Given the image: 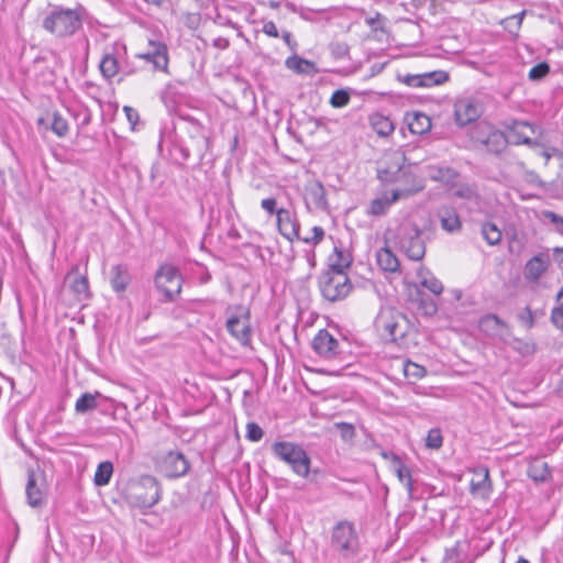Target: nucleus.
Here are the masks:
<instances>
[{
	"instance_id": "1",
	"label": "nucleus",
	"mask_w": 563,
	"mask_h": 563,
	"mask_svg": "<svg viewBox=\"0 0 563 563\" xmlns=\"http://www.w3.org/2000/svg\"><path fill=\"white\" fill-rule=\"evenodd\" d=\"M84 9L54 5L43 20V27L56 37H67L75 34L82 25Z\"/></svg>"
},
{
	"instance_id": "2",
	"label": "nucleus",
	"mask_w": 563,
	"mask_h": 563,
	"mask_svg": "<svg viewBox=\"0 0 563 563\" xmlns=\"http://www.w3.org/2000/svg\"><path fill=\"white\" fill-rule=\"evenodd\" d=\"M271 449L273 454L288 464L296 475L300 477H307L309 475L311 460L300 444L289 441H278L273 443Z\"/></svg>"
},
{
	"instance_id": "3",
	"label": "nucleus",
	"mask_w": 563,
	"mask_h": 563,
	"mask_svg": "<svg viewBox=\"0 0 563 563\" xmlns=\"http://www.w3.org/2000/svg\"><path fill=\"white\" fill-rule=\"evenodd\" d=\"M375 327L384 339L397 341L406 335L409 322L399 311L393 308H384L376 317Z\"/></svg>"
},
{
	"instance_id": "4",
	"label": "nucleus",
	"mask_w": 563,
	"mask_h": 563,
	"mask_svg": "<svg viewBox=\"0 0 563 563\" xmlns=\"http://www.w3.org/2000/svg\"><path fill=\"white\" fill-rule=\"evenodd\" d=\"M322 296L329 301L342 300L351 292L352 285L344 272L327 271L319 279Z\"/></svg>"
},
{
	"instance_id": "5",
	"label": "nucleus",
	"mask_w": 563,
	"mask_h": 563,
	"mask_svg": "<svg viewBox=\"0 0 563 563\" xmlns=\"http://www.w3.org/2000/svg\"><path fill=\"white\" fill-rule=\"evenodd\" d=\"M407 158L400 150L384 154L378 166V178L384 183H399L412 176L405 169Z\"/></svg>"
},
{
	"instance_id": "6",
	"label": "nucleus",
	"mask_w": 563,
	"mask_h": 563,
	"mask_svg": "<svg viewBox=\"0 0 563 563\" xmlns=\"http://www.w3.org/2000/svg\"><path fill=\"white\" fill-rule=\"evenodd\" d=\"M397 243L400 250L413 261H420L426 254V244L422 231L415 224H404L397 233Z\"/></svg>"
},
{
	"instance_id": "7",
	"label": "nucleus",
	"mask_w": 563,
	"mask_h": 563,
	"mask_svg": "<svg viewBox=\"0 0 563 563\" xmlns=\"http://www.w3.org/2000/svg\"><path fill=\"white\" fill-rule=\"evenodd\" d=\"M228 312L229 317L225 324L227 330L241 344L247 345L252 336L249 309L242 306H236L234 308H230Z\"/></svg>"
},
{
	"instance_id": "8",
	"label": "nucleus",
	"mask_w": 563,
	"mask_h": 563,
	"mask_svg": "<svg viewBox=\"0 0 563 563\" xmlns=\"http://www.w3.org/2000/svg\"><path fill=\"white\" fill-rule=\"evenodd\" d=\"M331 543L343 556L355 554L358 539L354 526L347 521L336 523L332 531Z\"/></svg>"
},
{
	"instance_id": "9",
	"label": "nucleus",
	"mask_w": 563,
	"mask_h": 563,
	"mask_svg": "<svg viewBox=\"0 0 563 563\" xmlns=\"http://www.w3.org/2000/svg\"><path fill=\"white\" fill-rule=\"evenodd\" d=\"M159 485L152 476H142L131 487L133 503L143 508H151L159 500Z\"/></svg>"
},
{
	"instance_id": "10",
	"label": "nucleus",
	"mask_w": 563,
	"mask_h": 563,
	"mask_svg": "<svg viewBox=\"0 0 563 563\" xmlns=\"http://www.w3.org/2000/svg\"><path fill=\"white\" fill-rule=\"evenodd\" d=\"M155 286L166 299L173 300L181 290V276L178 269L170 264L162 265L155 274Z\"/></svg>"
},
{
	"instance_id": "11",
	"label": "nucleus",
	"mask_w": 563,
	"mask_h": 563,
	"mask_svg": "<svg viewBox=\"0 0 563 563\" xmlns=\"http://www.w3.org/2000/svg\"><path fill=\"white\" fill-rule=\"evenodd\" d=\"M422 188L423 186L420 183L413 181L409 187L394 189L390 195L386 194L374 199L369 205L368 213L372 216H383L394 202L402 198H408L422 190Z\"/></svg>"
},
{
	"instance_id": "12",
	"label": "nucleus",
	"mask_w": 563,
	"mask_h": 563,
	"mask_svg": "<svg viewBox=\"0 0 563 563\" xmlns=\"http://www.w3.org/2000/svg\"><path fill=\"white\" fill-rule=\"evenodd\" d=\"M25 493L31 507H42L46 501L47 495L45 475L41 472H30Z\"/></svg>"
},
{
	"instance_id": "13",
	"label": "nucleus",
	"mask_w": 563,
	"mask_h": 563,
	"mask_svg": "<svg viewBox=\"0 0 563 563\" xmlns=\"http://www.w3.org/2000/svg\"><path fill=\"white\" fill-rule=\"evenodd\" d=\"M159 471L169 478L184 476L189 470V463L183 453L170 451L158 462Z\"/></svg>"
},
{
	"instance_id": "14",
	"label": "nucleus",
	"mask_w": 563,
	"mask_h": 563,
	"mask_svg": "<svg viewBox=\"0 0 563 563\" xmlns=\"http://www.w3.org/2000/svg\"><path fill=\"white\" fill-rule=\"evenodd\" d=\"M137 57L151 63L156 70L167 71L168 53L163 42L148 40L147 48L137 54Z\"/></svg>"
},
{
	"instance_id": "15",
	"label": "nucleus",
	"mask_w": 563,
	"mask_h": 563,
	"mask_svg": "<svg viewBox=\"0 0 563 563\" xmlns=\"http://www.w3.org/2000/svg\"><path fill=\"white\" fill-rule=\"evenodd\" d=\"M482 112V104L472 98L459 99L454 104L455 120L461 126L476 121Z\"/></svg>"
},
{
	"instance_id": "16",
	"label": "nucleus",
	"mask_w": 563,
	"mask_h": 563,
	"mask_svg": "<svg viewBox=\"0 0 563 563\" xmlns=\"http://www.w3.org/2000/svg\"><path fill=\"white\" fill-rule=\"evenodd\" d=\"M276 217L278 231L285 239L290 242L300 239V224L295 211L280 208L276 211Z\"/></svg>"
},
{
	"instance_id": "17",
	"label": "nucleus",
	"mask_w": 563,
	"mask_h": 563,
	"mask_svg": "<svg viewBox=\"0 0 563 563\" xmlns=\"http://www.w3.org/2000/svg\"><path fill=\"white\" fill-rule=\"evenodd\" d=\"M398 78L409 87H432L444 84L449 79V75L443 70H435L415 75L408 74L398 76Z\"/></svg>"
},
{
	"instance_id": "18",
	"label": "nucleus",
	"mask_w": 563,
	"mask_h": 563,
	"mask_svg": "<svg viewBox=\"0 0 563 563\" xmlns=\"http://www.w3.org/2000/svg\"><path fill=\"white\" fill-rule=\"evenodd\" d=\"M472 139L475 142L485 145L488 150H493L489 145H499L503 142L504 136L490 123L482 121L473 129ZM494 150H497V147Z\"/></svg>"
},
{
	"instance_id": "19",
	"label": "nucleus",
	"mask_w": 563,
	"mask_h": 563,
	"mask_svg": "<svg viewBox=\"0 0 563 563\" xmlns=\"http://www.w3.org/2000/svg\"><path fill=\"white\" fill-rule=\"evenodd\" d=\"M537 128L525 121H515L510 126L509 142L514 144H526L533 146L538 144L537 141L532 140V135L536 134Z\"/></svg>"
},
{
	"instance_id": "20",
	"label": "nucleus",
	"mask_w": 563,
	"mask_h": 563,
	"mask_svg": "<svg viewBox=\"0 0 563 563\" xmlns=\"http://www.w3.org/2000/svg\"><path fill=\"white\" fill-rule=\"evenodd\" d=\"M479 330L488 336L505 339L509 335L507 324L495 314L484 316L478 322Z\"/></svg>"
},
{
	"instance_id": "21",
	"label": "nucleus",
	"mask_w": 563,
	"mask_h": 563,
	"mask_svg": "<svg viewBox=\"0 0 563 563\" xmlns=\"http://www.w3.org/2000/svg\"><path fill=\"white\" fill-rule=\"evenodd\" d=\"M313 350L321 356L333 357L339 347V342L327 330H320L312 340Z\"/></svg>"
},
{
	"instance_id": "22",
	"label": "nucleus",
	"mask_w": 563,
	"mask_h": 563,
	"mask_svg": "<svg viewBox=\"0 0 563 563\" xmlns=\"http://www.w3.org/2000/svg\"><path fill=\"white\" fill-rule=\"evenodd\" d=\"M65 282L79 300L89 297V284L86 276L79 274V267L74 266L67 274Z\"/></svg>"
},
{
	"instance_id": "23",
	"label": "nucleus",
	"mask_w": 563,
	"mask_h": 563,
	"mask_svg": "<svg viewBox=\"0 0 563 563\" xmlns=\"http://www.w3.org/2000/svg\"><path fill=\"white\" fill-rule=\"evenodd\" d=\"M306 202L309 207L313 205L318 209L325 210L328 202L325 199V189L318 180H311L306 186Z\"/></svg>"
},
{
	"instance_id": "24",
	"label": "nucleus",
	"mask_w": 563,
	"mask_h": 563,
	"mask_svg": "<svg viewBox=\"0 0 563 563\" xmlns=\"http://www.w3.org/2000/svg\"><path fill=\"white\" fill-rule=\"evenodd\" d=\"M412 134H424L431 129V119L422 112L407 113L405 118Z\"/></svg>"
},
{
	"instance_id": "25",
	"label": "nucleus",
	"mask_w": 563,
	"mask_h": 563,
	"mask_svg": "<svg viewBox=\"0 0 563 563\" xmlns=\"http://www.w3.org/2000/svg\"><path fill=\"white\" fill-rule=\"evenodd\" d=\"M439 218L441 228L450 233H454L461 230L462 223L459 214L452 208H442L439 211Z\"/></svg>"
},
{
	"instance_id": "26",
	"label": "nucleus",
	"mask_w": 563,
	"mask_h": 563,
	"mask_svg": "<svg viewBox=\"0 0 563 563\" xmlns=\"http://www.w3.org/2000/svg\"><path fill=\"white\" fill-rule=\"evenodd\" d=\"M131 280L129 271L123 265H115L111 268V286L114 291L122 292Z\"/></svg>"
},
{
	"instance_id": "27",
	"label": "nucleus",
	"mask_w": 563,
	"mask_h": 563,
	"mask_svg": "<svg viewBox=\"0 0 563 563\" xmlns=\"http://www.w3.org/2000/svg\"><path fill=\"white\" fill-rule=\"evenodd\" d=\"M37 122L40 125L47 123V126H49L51 130L59 137H63L68 133V123L66 119L57 112H54L46 119L40 118Z\"/></svg>"
},
{
	"instance_id": "28",
	"label": "nucleus",
	"mask_w": 563,
	"mask_h": 563,
	"mask_svg": "<svg viewBox=\"0 0 563 563\" xmlns=\"http://www.w3.org/2000/svg\"><path fill=\"white\" fill-rule=\"evenodd\" d=\"M376 260L379 267L386 272H396L399 267L398 258L388 246L377 251Z\"/></svg>"
},
{
	"instance_id": "29",
	"label": "nucleus",
	"mask_w": 563,
	"mask_h": 563,
	"mask_svg": "<svg viewBox=\"0 0 563 563\" xmlns=\"http://www.w3.org/2000/svg\"><path fill=\"white\" fill-rule=\"evenodd\" d=\"M548 261L542 255L532 257L525 268V276L528 279L537 280L547 269Z\"/></svg>"
},
{
	"instance_id": "30",
	"label": "nucleus",
	"mask_w": 563,
	"mask_h": 563,
	"mask_svg": "<svg viewBox=\"0 0 563 563\" xmlns=\"http://www.w3.org/2000/svg\"><path fill=\"white\" fill-rule=\"evenodd\" d=\"M371 125L379 136H388L395 130L394 123L387 117L379 113L371 117Z\"/></svg>"
},
{
	"instance_id": "31",
	"label": "nucleus",
	"mask_w": 563,
	"mask_h": 563,
	"mask_svg": "<svg viewBox=\"0 0 563 563\" xmlns=\"http://www.w3.org/2000/svg\"><path fill=\"white\" fill-rule=\"evenodd\" d=\"M419 283L434 295H441L443 291L442 283L435 278L430 272L420 269L418 272Z\"/></svg>"
},
{
	"instance_id": "32",
	"label": "nucleus",
	"mask_w": 563,
	"mask_h": 563,
	"mask_svg": "<svg viewBox=\"0 0 563 563\" xmlns=\"http://www.w3.org/2000/svg\"><path fill=\"white\" fill-rule=\"evenodd\" d=\"M286 66L298 74H310L316 71V66L312 62L303 59L298 56H290L286 59Z\"/></svg>"
},
{
	"instance_id": "33",
	"label": "nucleus",
	"mask_w": 563,
	"mask_h": 563,
	"mask_svg": "<svg viewBox=\"0 0 563 563\" xmlns=\"http://www.w3.org/2000/svg\"><path fill=\"white\" fill-rule=\"evenodd\" d=\"M100 396L101 394L99 391H96L95 394L85 393L77 399L75 410L78 413H85L96 409L98 407L97 398Z\"/></svg>"
},
{
	"instance_id": "34",
	"label": "nucleus",
	"mask_w": 563,
	"mask_h": 563,
	"mask_svg": "<svg viewBox=\"0 0 563 563\" xmlns=\"http://www.w3.org/2000/svg\"><path fill=\"white\" fill-rule=\"evenodd\" d=\"M528 475L536 482H544L550 477V468L545 462L537 460L529 465Z\"/></svg>"
},
{
	"instance_id": "35",
	"label": "nucleus",
	"mask_w": 563,
	"mask_h": 563,
	"mask_svg": "<svg viewBox=\"0 0 563 563\" xmlns=\"http://www.w3.org/2000/svg\"><path fill=\"white\" fill-rule=\"evenodd\" d=\"M113 473V465L111 462H102L98 465L95 473L93 482L97 486H104L109 484Z\"/></svg>"
},
{
	"instance_id": "36",
	"label": "nucleus",
	"mask_w": 563,
	"mask_h": 563,
	"mask_svg": "<svg viewBox=\"0 0 563 563\" xmlns=\"http://www.w3.org/2000/svg\"><path fill=\"white\" fill-rule=\"evenodd\" d=\"M482 235L489 245L498 244L503 236L499 228L492 222H486L482 225Z\"/></svg>"
},
{
	"instance_id": "37",
	"label": "nucleus",
	"mask_w": 563,
	"mask_h": 563,
	"mask_svg": "<svg viewBox=\"0 0 563 563\" xmlns=\"http://www.w3.org/2000/svg\"><path fill=\"white\" fill-rule=\"evenodd\" d=\"M330 271L344 272V269L350 266L352 258L350 254L335 249L334 255L330 258Z\"/></svg>"
},
{
	"instance_id": "38",
	"label": "nucleus",
	"mask_w": 563,
	"mask_h": 563,
	"mask_svg": "<svg viewBox=\"0 0 563 563\" xmlns=\"http://www.w3.org/2000/svg\"><path fill=\"white\" fill-rule=\"evenodd\" d=\"M100 70L107 78L114 77L119 71L118 60L111 54H106L100 62Z\"/></svg>"
},
{
	"instance_id": "39",
	"label": "nucleus",
	"mask_w": 563,
	"mask_h": 563,
	"mask_svg": "<svg viewBox=\"0 0 563 563\" xmlns=\"http://www.w3.org/2000/svg\"><path fill=\"white\" fill-rule=\"evenodd\" d=\"M551 320L556 328L563 330V289L558 295L556 306L552 310Z\"/></svg>"
},
{
	"instance_id": "40",
	"label": "nucleus",
	"mask_w": 563,
	"mask_h": 563,
	"mask_svg": "<svg viewBox=\"0 0 563 563\" xmlns=\"http://www.w3.org/2000/svg\"><path fill=\"white\" fill-rule=\"evenodd\" d=\"M404 374L408 378H422L426 375V368L413 362H407L404 364Z\"/></svg>"
},
{
	"instance_id": "41",
	"label": "nucleus",
	"mask_w": 563,
	"mask_h": 563,
	"mask_svg": "<svg viewBox=\"0 0 563 563\" xmlns=\"http://www.w3.org/2000/svg\"><path fill=\"white\" fill-rule=\"evenodd\" d=\"M452 195L457 198H462V199H466V200H474L477 197L475 188L471 185L456 186L453 189Z\"/></svg>"
},
{
	"instance_id": "42",
	"label": "nucleus",
	"mask_w": 563,
	"mask_h": 563,
	"mask_svg": "<svg viewBox=\"0 0 563 563\" xmlns=\"http://www.w3.org/2000/svg\"><path fill=\"white\" fill-rule=\"evenodd\" d=\"M396 473H397L399 481L405 484V486L408 490V494L411 495L412 490H413V484H412V479H411L409 470L406 466H404L400 462H398V468H397Z\"/></svg>"
},
{
	"instance_id": "43",
	"label": "nucleus",
	"mask_w": 563,
	"mask_h": 563,
	"mask_svg": "<svg viewBox=\"0 0 563 563\" xmlns=\"http://www.w3.org/2000/svg\"><path fill=\"white\" fill-rule=\"evenodd\" d=\"M443 438L441 434V431L439 429H431L428 432L427 439H426V445L429 449L438 450L442 446Z\"/></svg>"
},
{
	"instance_id": "44",
	"label": "nucleus",
	"mask_w": 563,
	"mask_h": 563,
	"mask_svg": "<svg viewBox=\"0 0 563 563\" xmlns=\"http://www.w3.org/2000/svg\"><path fill=\"white\" fill-rule=\"evenodd\" d=\"M334 427L340 431L343 441L350 442L355 438V428L347 422H336Z\"/></svg>"
},
{
	"instance_id": "45",
	"label": "nucleus",
	"mask_w": 563,
	"mask_h": 563,
	"mask_svg": "<svg viewBox=\"0 0 563 563\" xmlns=\"http://www.w3.org/2000/svg\"><path fill=\"white\" fill-rule=\"evenodd\" d=\"M477 475L479 476L478 481L473 479L471 482V487L473 492H477L484 489L489 484V474L487 468H482Z\"/></svg>"
},
{
	"instance_id": "46",
	"label": "nucleus",
	"mask_w": 563,
	"mask_h": 563,
	"mask_svg": "<svg viewBox=\"0 0 563 563\" xmlns=\"http://www.w3.org/2000/svg\"><path fill=\"white\" fill-rule=\"evenodd\" d=\"M350 101V96L345 90H336L332 93L330 103L334 108H342Z\"/></svg>"
},
{
	"instance_id": "47",
	"label": "nucleus",
	"mask_w": 563,
	"mask_h": 563,
	"mask_svg": "<svg viewBox=\"0 0 563 563\" xmlns=\"http://www.w3.org/2000/svg\"><path fill=\"white\" fill-rule=\"evenodd\" d=\"M550 71V67L547 63H540L533 66L529 71V78L531 80H539L545 77Z\"/></svg>"
},
{
	"instance_id": "48",
	"label": "nucleus",
	"mask_w": 563,
	"mask_h": 563,
	"mask_svg": "<svg viewBox=\"0 0 563 563\" xmlns=\"http://www.w3.org/2000/svg\"><path fill=\"white\" fill-rule=\"evenodd\" d=\"M262 428L255 422H249L246 424V438L252 442H257L263 438Z\"/></svg>"
},
{
	"instance_id": "49",
	"label": "nucleus",
	"mask_w": 563,
	"mask_h": 563,
	"mask_svg": "<svg viewBox=\"0 0 563 563\" xmlns=\"http://www.w3.org/2000/svg\"><path fill=\"white\" fill-rule=\"evenodd\" d=\"M311 232V236H305L301 239L305 243L318 244L323 240L324 230L321 227H313Z\"/></svg>"
},
{
	"instance_id": "50",
	"label": "nucleus",
	"mask_w": 563,
	"mask_h": 563,
	"mask_svg": "<svg viewBox=\"0 0 563 563\" xmlns=\"http://www.w3.org/2000/svg\"><path fill=\"white\" fill-rule=\"evenodd\" d=\"M384 16L380 13H376L374 16L366 18V23L375 31L383 30Z\"/></svg>"
},
{
	"instance_id": "51",
	"label": "nucleus",
	"mask_w": 563,
	"mask_h": 563,
	"mask_svg": "<svg viewBox=\"0 0 563 563\" xmlns=\"http://www.w3.org/2000/svg\"><path fill=\"white\" fill-rule=\"evenodd\" d=\"M123 111H124V113L126 115V119L130 122L132 129H134L135 124L139 121V113H137V111L134 108L129 107V106H125L123 108Z\"/></svg>"
},
{
	"instance_id": "52",
	"label": "nucleus",
	"mask_w": 563,
	"mask_h": 563,
	"mask_svg": "<svg viewBox=\"0 0 563 563\" xmlns=\"http://www.w3.org/2000/svg\"><path fill=\"white\" fill-rule=\"evenodd\" d=\"M543 219L550 220L555 225H563V218L553 211L545 210L542 212Z\"/></svg>"
},
{
	"instance_id": "53",
	"label": "nucleus",
	"mask_w": 563,
	"mask_h": 563,
	"mask_svg": "<svg viewBox=\"0 0 563 563\" xmlns=\"http://www.w3.org/2000/svg\"><path fill=\"white\" fill-rule=\"evenodd\" d=\"M263 32L271 37H278V30L273 21L265 22L263 25Z\"/></svg>"
},
{
	"instance_id": "54",
	"label": "nucleus",
	"mask_w": 563,
	"mask_h": 563,
	"mask_svg": "<svg viewBox=\"0 0 563 563\" xmlns=\"http://www.w3.org/2000/svg\"><path fill=\"white\" fill-rule=\"evenodd\" d=\"M262 208L268 213H276L278 209H276V200L274 198L263 199L261 202Z\"/></svg>"
},
{
	"instance_id": "55",
	"label": "nucleus",
	"mask_w": 563,
	"mask_h": 563,
	"mask_svg": "<svg viewBox=\"0 0 563 563\" xmlns=\"http://www.w3.org/2000/svg\"><path fill=\"white\" fill-rule=\"evenodd\" d=\"M520 320L522 322H525L529 328L532 327L533 324V317H532V312L529 308H526L521 313H520Z\"/></svg>"
},
{
	"instance_id": "56",
	"label": "nucleus",
	"mask_w": 563,
	"mask_h": 563,
	"mask_svg": "<svg viewBox=\"0 0 563 563\" xmlns=\"http://www.w3.org/2000/svg\"><path fill=\"white\" fill-rule=\"evenodd\" d=\"M200 16L196 13H188L186 16V23L189 27L196 29L199 25Z\"/></svg>"
},
{
	"instance_id": "57",
	"label": "nucleus",
	"mask_w": 563,
	"mask_h": 563,
	"mask_svg": "<svg viewBox=\"0 0 563 563\" xmlns=\"http://www.w3.org/2000/svg\"><path fill=\"white\" fill-rule=\"evenodd\" d=\"M525 14H526V11H522V12H520V13H518V14H515V15H512V16L508 18V19H507V22L509 23V22H511V21H515V22H516V26H517V29H519V27H520V25H521V23H522V19H523V16H525Z\"/></svg>"
},
{
	"instance_id": "58",
	"label": "nucleus",
	"mask_w": 563,
	"mask_h": 563,
	"mask_svg": "<svg viewBox=\"0 0 563 563\" xmlns=\"http://www.w3.org/2000/svg\"><path fill=\"white\" fill-rule=\"evenodd\" d=\"M213 45L219 49H225L229 46V41L224 37H218L213 41Z\"/></svg>"
},
{
	"instance_id": "59",
	"label": "nucleus",
	"mask_w": 563,
	"mask_h": 563,
	"mask_svg": "<svg viewBox=\"0 0 563 563\" xmlns=\"http://www.w3.org/2000/svg\"><path fill=\"white\" fill-rule=\"evenodd\" d=\"M423 308H424L426 313H428V314H433L438 310L437 305L433 301L424 302Z\"/></svg>"
},
{
	"instance_id": "60",
	"label": "nucleus",
	"mask_w": 563,
	"mask_h": 563,
	"mask_svg": "<svg viewBox=\"0 0 563 563\" xmlns=\"http://www.w3.org/2000/svg\"><path fill=\"white\" fill-rule=\"evenodd\" d=\"M283 40L287 45L291 43V34L288 31L283 32Z\"/></svg>"
},
{
	"instance_id": "61",
	"label": "nucleus",
	"mask_w": 563,
	"mask_h": 563,
	"mask_svg": "<svg viewBox=\"0 0 563 563\" xmlns=\"http://www.w3.org/2000/svg\"><path fill=\"white\" fill-rule=\"evenodd\" d=\"M148 3L159 4L163 0H145Z\"/></svg>"
},
{
	"instance_id": "62",
	"label": "nucleus",
	"mask_w": 563,
	"mask_h": 563,
	"mask_svg": "<svg viewBox=\"0 0 563 563\" xmlns=\"http://www.w3.org/2000/svg\"><path fill=\"white\" fill-rule=\"evenodd\" d=\"M516 563H529V561L523 558H519Z\"/></svg>"
},
{
	"instance_id": "63",
	"label": "nucleus",
	"mask_w": 563,
	"mask_h": 563,
	"mask_svg": "<svg viewBox=\"0 0 563 563\" xmlns=\"http://www.w3.org/2000/svg\"><path fill=\"white\" fill-rule=\"evenodd\" d=\"M339 47L341 48V53H346L347 47L345 45H339Z\"/></svg>"
},
{
	"instance_id": "64",
	"label": "nucleus",
	"mask_w": 563,
	"mask_h": 563,
	"mask_svg": "<svg viewBox=\"0 0 563 563\" xmlns=\"http://www.w3.org/2000/svg\"><path fill=\"white\" fill-rule=\"evenodd\" d=\"M183 153H184V157H185V158H188V157H189V153H188V151L183 150Z\"/></svg>"
}]
</instances>
